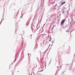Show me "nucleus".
Segmentation results:
<instances>
[{"label": "nucleus", "instance_id": "obj_1", "mask_svg": "<svg viewBox=\"0 0 75 75\" xmlns=\"http://www.w3.org/2000/svg\"><path fill=\"white\" fill-rule=\"evenodd\" d=\"M65 20H62L61 22L60 25H62L64 24V22H65Z\"/></svg>", "mask_w": 75, "mask_h": 75}, {"label": "nucleus", "instance_id": "obj_2", "mask_svg": "<svg viewBox=\"0 0 75 75\" xmlns=\"http://www.w3.org/2000/svg\"><path fill=\"white\" fill-rule=\"evenodd\" d=\"M66 2L64 1V2H63V3H62L61 4V6H62V5H63V4H64V3H65V2Z\"/></svg>", "mask_w": 75, "mask_h": 75}, {"label": "nucleus", "instance_id": "obj_3", "mask_svg": "<svg viewBox=\"0 0 75 75\" xmlns=\"http://www.w3.org/2000/svg\"><path fill=\"white\" fill-rule=\"evenodd\" d=\"M66 32H67V33H68L69 32V31H68V30H66Z\"/></svg>", "mask_w": 75, "mask_h": 75}, {"label": "nucleus", "instance_id": "obj_4", "mask_svg": "<svg viewBox=\"0 0 75 75\" xmlns=\"http://www.w3.org/2000/svg\"><path fill=\"white\" fill-rule=\"evenodd\" d=\"M42 71V70H41V71H40L39 72H41V71Z\"/></svg>", "mask_w": 75, "mask_h": 75}, {"label": "nucleus", "instance_id": "obj_5", "mask_svg": "<svg viewBox=\"0 0 75 75\" xmlns=\"http://www.w3.org/2000/svg\"><path fill=\"white\" fill-rule=\"evenodd\" d=\"M51 41V40H50L49 41Z\"/></svg>", "mask_w": 75, "mask_h": 75}, {"label": "nucleus", "instance_id": "obj_6", "mask_svg": "<svg viewBox=\"0 0 75 75\" xmlns=\"http://www.w3.org/2000/svg\"><path fill=\"white\" fill-rule=\"evenodd\" d=\"M63 13H64V11H63Z\"/></svg>", "mask_w": 75, "mask_h": 75}]
</instances>
